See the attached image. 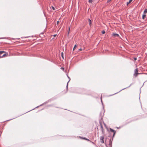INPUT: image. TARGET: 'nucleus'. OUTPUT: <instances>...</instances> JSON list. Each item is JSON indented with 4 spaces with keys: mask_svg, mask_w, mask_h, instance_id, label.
Wrapping results in <instances>:
<instances>
[{
    "mask_svg": "<svg viewBox=\"0 0 147 147\" xmlns=\"http://www.w3.org/2000/svg\"><path fill=\"white\" fill-rule=\"evenodd\" d=\"M50 101V100H48L47 101H46L44 103H43L41 105H40V106H42L43 105H44V104H45L48 103Z\"/></svg>",
    "mask_w": 147,
    "mask_h": 147,
    "instance_id": "4",
    "label": "nucleus"
},
{
    "mask_svg": "<svg viewBox=\"0 0 147 147\" xmlns=\"http://www.w3.org/2000/svg\"><path fill=\"white\" fill-rule=\"evenodd\" d=\"M112 35H113V36H114V37H118L119 36V35L118 34H117L115 33H113Z\"/></svg>",
    "mask_w": 147,
    "mask_h": 147,
    "instance_id": "3",
    "label": "nucleus"
},
{
    "mask_svg": "<svg viewBox=\"0 0 147 147\" xmlns=\"http://www.w3.org/2000/svg\"><path fill=\"white\" fill-rule=\"evenodd\" d=\"M59 23V21H58L57 22V24H58Z\"/></svg>",
    "mask_w": 147,
    "mask_h": 147,
    "instance_id": "26",
    "label": "nucleus"
},
{
    "mask_svg": "<svg viewBox=\"0 0 147 147\" xmlns=\"http://www.w3.org/2000/svg\"><path fill=\"white\" fill-rule=\"evenodd\" d=\"M67 77L69 79V81H69H69H70V78L68 76V75H67Z\"/></svg>",
    "mask_w": 147,
    "mask_h": 147,
    "instance_id": "23",
    "label": "nucleus"
},
{
    "mask_svg": "<svg viewBox=\"0 0 147 147\" xmlns=\"http://www.w3.org/2000/svg\"><path fill=\"white\" fill-rule=\"evenodd\" d=\"M117 93H118V92H117V93H115V94H112L111 95H114V94H116Z\"/></svg>",
    "mask_w": 147,
    "mask_h": 147,
    "instance_id": "27",
    "label": "nucleus"
},
{
    "mask_svg": "<svg viewBox=\"0 0 147 147\" xmlns=\"http://www.w3.org/2000/svg\"><path fill=\"white\" fill-rule=\"evenodd\" d=\"M138 70L137 69H135L134 73V76L136 77L139 74V73H138Z\"/></svg>",
    "mask_w": 147,
    "mask_h": 147,
    "instance_id": "1",
    "label": "nucleus"
},
{
    "mask_svg": "<svg viewBox=\"0 0 147 147\" xmlns=\"http://www.w3.org/2000/svg\"><path fill=\"white\" fill-rule=\"evenodd\" d=\"M134 59L135 61H136L137 60V58L136 57H134Z\"/></svg>",
    "mask_w": 147,
    "mask_h": 147,
    "instance_id": "25",
    "label": "nucleus"
},
{
    "mask_svg": "<svg viewBox=\"0 0 147 147\" xmlns=\"http://www.w3.org/2000/svg\"><path fill=\"white\" fill-rule=\"evenodd\" d=\"M56 36V34H55V35H54V37H55Z\"/></svg>",
    "mask_w": 147,
    "mask_h": 147,
    "instance_id": "30",
    "label": "nucleus"
},
{
    "mask_svg": "<svg viewBox=\"0 0 147 147\" xmlns=\"http://www.w3.org/2000/svg\"><path fill=\"white\" fill-rule=\"evenodd\" d=\"M115 132H114V133H113V137H114V136L115 135Z\"/></svg>",
    "mask_w": 147,
    "mask_h": 147,
    "instance_id": "24",
    "label": "nucleus"
},
{
    "mask_svg": "<svg viewBox=\"0 0 147 147\" xmlns=\"http://www.w3.org/2000/svg\"><path fill=\"white\" fill-rule=\"evenodd\" d=\"M51 7H52V9L53 10H55V7H53V6H51Z\"/></svg>",
    "mask_w": 147,
    "mask_h": 147,
    "instance_id": "21",
    "label": "nucleus"
},
{
    "mask_svg": "<svg viewBox=\"0 0 147 147\" xmlns=\"http://www.w3.org/2000/svg\"><path fill=\"white\" fill-rule=\"evenodd\" d=\"M110 130L111 131L113 132V133H114V132H115V131L114 130H113V129L111 128H110Z\"/></svg>",
    "mask_w": 147,
    "mask_h": 147,
    "instance_id": "9",
    "label": "nucleus"
},
{
    "mask_svg": "<svg viewBox=\"0 0 147 147\" xmlns=\"http://www.w3.org/2000/svg\"><path fill=\"white\" fill-rule=\"evenodd\" d=\"M131 85H132V84H130V85H129V86L128 87H126V88H123V89H122V90H120V91L119 92H120L121 91V90H124V89H125L126 88H128L129 87H130V86Z\"/></svg>",
    "mask_w": 147,
    "mask_h": 147,
    "instance_id": "12",
    "label": "nucleus"
},
{
    "mask_svg": "<svg viewBox=\"0 0 147 147\" xmlns=\"http://www.w3.org/2000/svg\"><path fill=\"white\" fill-rule=\"evenodd\" d=\"M105 32L104 30H103L102 31V34H104L105 33Z\"/></svg>",
    "mask_w": 147,
    "mask_h": 147,
    "instance_id": "22",
    "label": "nucleus"
},
{
    "mask_svg": "<svg viewBox=\"0 0 147 147\" xmlns=\"http://www.w3.org/2000/svg\"><path fill=\"white\" fill-rule=\"evenodd\" d=\"M63 52H62V53H61V56H62V58H64V57H63Z\"/></svg>",
    "mask_w": 147,
    "mask_h": 147,
    "instance_id": "20",
    "label": "nucleus"
},
{
    "mask_svg": "<svg viewBox=\"0 0 147 147\" xmlns=\"http://www.w3.org/2000/svg\"><path fill=\"white\" fill-rule=\"evenodd\" d=\"M5 53V52L4 51H0V55L2 54L3 53Z\"/></svg>",
    "mask_w": 147,
    "mask_h": 147,
    "instance_id": "16",
    "label": "nucleus"
},
{
    "mask_svg": "<svg viewBox=\"0 0 147 147\" xmlns=\"http://www.w3.org/2000/svg\"><path fill=\"white\" fill-rule=\"evenodd\" d=\"M147 13V9H145L144 12V14H145Z\"/></svg>",
    "mask_w": 147,
    "mask_h": 147,
    "instance_id": "13",
    "label": "nucleus"
},
{
    "mask_svg": "<svg viewBox=\"0 0 147 147\" xmlns=\"http://www.w3.org/2000/svg\"><path fill=\"white\" fill-rule=\"evenodd\" d=\"M34 109V108L33 109Z\"/></svg>",
    "mask_w": 147,
    "mask_h": 147,
    "instance_id": "34",
    "label": "nucleus"
},
{
    "mask_svg": "<svg viewBox=\"0 0 147 147\" xmlns=\"http://www.w3.org/2000/svg\"><path fill=\"white\" fill-rule=\"evenodd\" d=\"M88 21L89 22V25L90 26H91V20L90 19H88Z\"/></svg>",
    "mask_w": 147,
    "mask_h": 147,
    "instance_id": "14",
    "label": "nucleus"
},
{
    "mask_svg": "<svg viewBox=\"0 0 147 147\" xmlns=\"http://www.w3.org/2000/svg\"><path fill=\"white\" fill-rule=\"evenodd\" d=\"M61 68L62 69H64V68H63V67H61Z\"/></svg>",
    "mask_w": 147,
    "mask_h": 147,
    "instance_id": "29",
    "label": "nucleus"
},
{
    "mask_svg": "<svg viewBox=\"0 0 147 147\" xmlns=\"http://www.w3.org/2000/svg\"><path fill=\"white\" fill-rule=\"evenodd\" d=\"M104 137L103 136H101L100 137V142L101 143L103 144L104 143Z\"/></svg>",
    "mask_w": 147,
    "mask_h": 147,
    "instance_id": "2",
    "label": "nucleus"
},
{
    "mask_svg": "<svg viewBox=\"0 0 147 147\" xmlns=\"http://www.w3.org/2000/svg\"><path fill=\"white\" fill-rule=\"evenodd\" d=\"M79 138H80L82 139H84L85 140H86L87 141H89V140L88 139L85 137H82L81 136H79Z\"/></svg>",
    "mask_w": 147,
    "mask_h": 147,
    "instance_id": "6",
    "label": "nucleus"
},
{
    "mask_svg": "<svg viewBox=\"0 0 147 147\" xmlns=\"http://www.w3.org/2000/svg\"><path fill=\"white\" fill-rule=\"evenodd\" d=\"M82 50V49L80 48L79 49V50L80 51H81Z\"/></svg>",
    "mask_w": 147,
    "mask_h": 147,
    "instance_id": "28",
    "label": "nucleus"
},
{
    "mask_svg": "<svg viewBox=\"0 0 147 147\" xmlns=\"http://www.w3.org/2000/svg\"><path fill=\"white\" fill-rule=\"evenodd\" d=\"M105 145H106V147H112L111 146H110V145H109V144L107 145L105 144Z\"/></svg>",
    "mask_w": 147,
    "mask_h": 147,
    "instance_id": "18",
    "label": "nucleus"
},
{
    "mask_svg": "<svg viewBox=\"0 0 147 147\" xmlns=\"http://www.w3.org/2000/svg\"><path fill=\"white\" fill-rule=\"evenodd\" d=\"M69 81H68V82H67V85H66V86L67 90V89H68V83H69Z\"/></svg>",
    "mask_w": 147,
    "mask_h": 147,
    "instance_id": "17",
    "label": "nucleus"
},
{
    "mask_svg": "<svg viewBox=\"0 0 147 147\" xmlns=\"http://www.w3.org/2000/svg\"><path fill=\"white\" fill-rule=\"evenodd\" d=\"M6 55V54H4L2 56H0V58L5 57Z\"/></svg>",
    "mask_w": 147,
    "mask_h": 147,
    "instance_id": "11",
    "label": "nucleus"
},
{
    "mask_svg": "<svg viewBox=\"0 0 147 147\" xmlns=\"http://www.w3.org/2000/svg\"><path fill=\"white\" fill-rule=\"evenodd\" d=\"M39 107V106H37V107H36L35 108H37V107Z\"/></svg>",
    "mask_w": 147,
    "mask_h": 147,
    "instance_id": "32",
    "label": "nucleus"
},
{
    "mask_svg": "<svg viewBox=\"0 0 147 147\" xmlns=\"http://www.w3.org/2000/svg\"><path fill=\"white\" fill-rule=\"evenodd\" d=\"M146 17V15L145 14H144L142 15V18L143 19H144Z\"/></svg>",
    "mask_w": 147,
    "mask_h": 147,
    "instance_id": "8",
    "label": "nucleus"
},
{
    "mask_svg": "<svg viewBox=\"0 0 147 147\" xmlns=\"http://www.w3.org/2000/svg\"><path fill=\"white\" fill-rule=\"evenodd\" d=\"M69 30H70V28H69Z\"/></svg>",
    "mask_w": 147,
    "mask_h": 147,
    "instance_id": "33",
    "label": "nucleus"
},
{
    "mask_svg": "<svg viewBox=\"0 0 147 147\" xmlns=\"http://www.w3.org/2000/svg\"><path fill=\"white\" fill-rule=\"evenodd\" d=\"M100 123V128H101V130L102 131V132H103V130H104L102 124H101V123Z\"/></svg>",
    "mask_w": 147,
    "mask_h": 147,
    "instance_id": "5",
    "label": "nucleus"
},
{
    "mask_svg": "<svg viewBox=\"0 0 147 147\" xmlns=\"http://www.w3.org/2000/svg\"><path fill=\"white\" fill-rule=\"evenodd\" d=\"M76 47H77L76 45H75L74 47V48L73 49V51H74Z\"/></svg>",
    "mask_w": 147,
    "mask_h": 147,
    "instance_id": "19",
    "label": "nucleus"
},
{
    "mask_svg": "<svg viewBox=\"0 0 147 147\" xmlns=\"http://www.w3.org/2000/svg\"><path fill=\"white\" fill-rule=\"evenodd\" d=\"M101 101L102 102L101 97Z\"/></svg>",
    "mask_w": 147,
    "mask_h": 147,
    "instance_id": "31",
    "label": "nucleus"
},
{
    "mask_svg": "<svg viewBox=\"0 0 147 147\" xmlns=\"http://www.w3.org/2000/svg\"><path fill=\"white\" fill-rule=\"evenodd\" d=\"M94 0H89L88 2L89 3H92Z\"/></svg>",
    "mask_w": 147,
    "mask_h": 147,
    "instance_id": "15",
    "label": "nucleus"
},
{
    "mask_svg": "<svg viewBox=\"0 0 147 147\" xmlns=\"http://www.w3.org/2000/svg\"><path fill=\"white\" fill-rule=\"evenodd\" d=\"M109 145H110L112 146V141H111V139H109Z\"/></svg>",
    "mask_w": 147,
    "mask_h": 147,
    "instance_id": "7",
    "label": "nucleus"
},
{
    "mask_svg": "<svg viewBox=\"0 0 147 147\" xmlns=\"http://www.w3.org/2000/svg\"><path fill=\"white\" fill-rule=\"evenodd\" d=\"M132 0H129V1L127 2V5H128L132 1Z\"/></svg>",
    "mask_w": 147,
    "mask_h": 147,
    "instance_id": "10",
    "label": "nucleus"
}]
</instances>
